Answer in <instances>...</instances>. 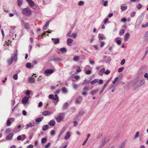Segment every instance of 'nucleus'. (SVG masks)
Here are the masks:
<instances>
[{"mask_svg": "<svg viewBox=\"0 0 148 148\" xmlns=\"http://www.w3.org/2000/svg\"><path fill=\"white\" fill-rule=\"evenodd\" d=\"M118 79V77H116L114 79V80L112 82V84H114L116 82Z\"/></svg>", "mask_w": 148, "mask_h": 148, "instance_id": "052dcab7", "label": "nucleus"}, {"mask_svg": "<svg viewBox=\"0 0 148 148\" xmlns=\"http://www.w3.org/2000/svg\"><path fill=\"white\" fill-rule=\"evenodd\" d=\"M105 69L104 68H103L101 69L100 71V73H101L102 74H103V73H105ZM99 75H102V74H100Z\"/></svg>", "mask_w": 148, "mask_h": 148, "instance_id": "a18cd8bd", "label": "nucleus"}, {"mask_svg": "<svg viewBox=\"0 0 148 148\" xmlns=\"http://www.w3.org/2000/svg\"><path fill=\"white\" fill-rule=\"evenodd\" d=\"M73 40L71 38H68L67 39V45L69 46L70 44L72 43L73 42Z\"/></svg>", "mask_w": 148, "mask_h": 148, "instance_id": "4468645a", "label": "nucleus"}, {"mask_svg": "<svg viewBox=\"0 0 148 148\" xmlns=\"http://www.w3.org/2000/svg\"><path fill=\"white\" fill-rule=\"evenodd\" d=\"M85 113V111L83 110H81L79 112V114L82 116Z\"/></svg>", "mask_w": 148, "mask_h": 148, "instance_id": "79ce46f5", "label": "nucleus"}, {"mask_svg": "<svg viewBox=\"0 0 148 148\" xmlns=\"http://www.w3.org/2000/svg\"><path fill=\"white\" fill-rule=\"evenodd\" d=\"M83 90L85 91H88L89 90V88L87 86H85L83 88Z\"/></svg>", "mask_w": 148, "mask_h": 148, "instance_id": "6e6d98bb", "label": "nucleus"}, {"mask_svg": "<svg viewBox=\"0 0 148 148\" xmlns=\"http://www.w3.org/2000/svg\"><path fill=\"white\" fill-rule=\"evenodd\" d=\"M43 118L42 117L37 118L36 119V121L37 122H40L42 121Z\"/></svg>", "mask_w": 148, "mask_h": 148, "instance_id": "c85d7f7f", "label": "nucleus"}, {"mask_svg": "<svg viewBox=\"0 0 148 148\" xmlns=\"http://www.w3.org/2000/svg\"><path fill=\"white\" fill-rule=\"evenodd\" d=\"M110 80V79H109L106 82V83L104 85V86H103V89H104L106 87V86L108 85Z\"/></svg>", "mask_w": 148, "mask_h": 148, "instance_id": "cd10ccee", "label": "nucleus"}, {"mask_svg": "<svg viewBox=\"0 0 148 148\" xmlns=\"http://www.w3.org/2000/svg\"><path fill=\"white\" fill-rule=\"evenodd\" d=\"M66 127H64L62 129V130L60 132L59 134V136L62 135L64 132L66 130Z\"/></svg>", "mask_w": 148, "mask_h": 148, "instance_id": "412c9836", "label": "nucleus"}, {"mask_svg": "<svg viewBox=\"0 0 148 148\" xmlns=\"http://www.w3.org/2000/svg\"><path fill=\"white\" fill-rule=\"evenodd\" d=\"M49 21H47L45 25L42 28V30H45L47 29L49 26Z\"/></svg>", "mask_w": 148, "mask_h": 148, "instance_id": "9b49d317", "label": "nucleus"}, {"mask_svg": "<svg viewBox=\"0 0 148 148\" xmlns=\"http://www.w3.org/2000/svg\"><path fill=\"white\" fill-rule=\"evenodd\" d=\"M125 143V142H123L119 145V148H124Z\"/></svg>", "mask_w": 148, "mask_h": 148, "instance_id": "b1692460", "label": "nucleus"}, {"mask_svg": "<svg viewBox=\"0 0 148 148\" xmlns=\"http://www.w3.org/2000/svg\"><path fill=\"white\" fill-rule=\"evenodd\" d=\"M76 68L77 69L76 71L77 72H79L81 71V70L80 69V67L79 66H77Z\"/></svg>", "mask_w": 148, "mask_h": 148, "instance_id": "3c124183", "label": "nucleus"}, {"mask_svg": "<svg viewBox=\"0 0 148 148\" xmlns=\"http://www.w3.org/2000/svg\"><path fill=\"white\" fill-rule=\"evenodd\" d=\"M72 86L73 89L75 90H77L78 88V86L77 84L73 83L72 84Z\"/></svg>", "mask_w": 148, "mask_h": 148, "instance_id": "4be33fe9", "label": "nucleus"}, {"mask_svg": "<svg viewBox=\"0 0 148 148\" xmlns=\"http://www.w3.org/2000/svg\"><path fill=\"white\" fill-rule=\"evenodd\" d=\"M127 8V6H122L121 7V10L124 11L126 10Z\"/></svg>", "mask_w": 148, "mask_h": 148, "instance_id": "c9c22d12", "label": "nucleus"}, {"mask_svg": "<svg viewBox=\"0 0 148 148\" xmlns=\"http://www.w3.org/2000/svg\"><path fill=\"white\" fill-rule=\"evenodd\" d=\"M139 132H137L136 133V134L134 136V138L136 139L139 136Z\"/></svg>", "mask_w": 148, "mask_h": 148, "instance_id": "603ef678", "label": "nucleus"}, {"mask_svg": "<svg viewBox=\"0 0 148 148\" xmlns=\"http://www.w3.org/2000/svg\"><path fill=\"white\" fill-rule=\"evenodd\" d=\"M26 66L27 68H30L31 67V64L29 63H27L26 64Z\"/></svg>", "mask_w": 148, "mask_h": 148, "instance_id": "4d7b16f0", "label": "nucleus"}, {"mask_svg": "<svg viewBox=\"0 0 148 148\" xmlns=\"http://www.w3.org/2000/svg\"><path fill=\"white\" fill-rule=\"evenodd\" d=\"M98 81V79H94V80L92 81L90 83L91 84H95V83H96Z\"/></svg>", "mask_w": 148, "mask_h": 148, "instance_id": "ea45409f", "label": "nucleus"}, {"mask_svg": "<svg viewBox=\"0 0 148 148\" xmlns=\"http://www.w3.org/2000/svg\"><path fill=\"white\" fill-rule=\"evenodd\" d=\"M68 106V104L67 102H65L63 105V109H66Z\"/></svg>", "mask_w": 148, "mask_h": 148, "instance_id": "f704fd0d", "label": "nucleus"}, {"mask_svg": "<svg viewBox=\"0 0 148 148\" xmlns=\"http://www.w3.org/2000/svg\"><path fill=\"white\" fill-rule=\"evenodd\" d=\"M105 61V62L107 63H109L110 61V58L108 56H105L104 58V59Z\"/></svg>", "mask_w": 148, "mask_h": 148, "instance_id": "f8f14e48", "label": "nucleus"}, {"mask_svg": "<svg viewBox=\"0 0 148 148\" xmlns=\"http://www.w3.org/2000/svg\"><path fill=\"white\" fill-rule=\"evenodd\" d=\"M11 131V129L10 128H8L5 131V133H8L10 132Z\"/></svg>", "mask_w": 148, "mask_h": 148, "instance_id": "0e129e2a", "label": "nucleus"}, {"mask_svg": "<svg viewBox=\"0 0 148 148\" xmlns=\"http://www.w3.org/2000/svg\"><path fill=\"white\" fill-rule=\"evenodd\" d=\"M109 140V138L108 137H106L104 138V139L102 141H103L104 142L106 143L108 142Z\"/></svg>", "mask_w": 148, "mask_h": 148, "instance_id": "5701e85b", "label": "nucleus"}, {"mask_svg": "<svg viewBox=\"0 0 148 148\" xmlns=\"http://www.w3.org/2000/svg\"><path fill=\"white\" fill-rule=\"evenodd\" d=\"M144 76L145 78H147V80H148V74L147 73H145L144 75Z\"/></svg>", "mask_w": 148, "mask_h": 148, "instance_id": "774afa93", "label": "nucleus"}, {"mask_svg": "<svg viewBox=\"0 0 148 148\" xmlns=\"http://www.w3.org/2000/svg\"><path fill=\"white\" fill-rule=\"evenodd\" d=\"M125 31L123 29H121L119 32V34L120 36L122 35L124 33Z\"/></svg>", "mask_w": 148, "mask_h": 148, "instance_id": "7c9ffc66", "label": "nucleus"}, {"mask_svg": "<svg viewBox=\"0 0 148 148\" xmlns=\"http://www.w3.org/2000/svg\"><path fill=\"white\" fill-rule=\"evenodd\" d=\"M17 51L16 50L14 53V56L12 57L11 58L13 61L16 62L17 60Z\"/></svg>", "mask_w": 148, "mask_h": 148, "instance_id": "0eeeda50", "label": "nucleus"}, {"mask_svg": "<svg viewBox=\"0 0 148 148\" xmlns=\"http://www.w3.org/2000/svg\"><path fill=\"white\" fill-rule=\"evenodd\" d=\"M125 59H123L121 62V65H123L125 62Z\"/></svg>", "mask_w": 148, "mask_h": 148, "instance_id": "680f3d73", "label": "nucleus"}, {"mask_svg": "<svg viewBox=\"0 0 148 148\" xmlns=\"http://www.w3.org/2000/svg\"><path fill=\"white\" fill-rule=\"evenodd\" d=\"M65 117L64 113H60L56 117V120L58 123H60L63 121Z\"/></svg>", "mask_w": 148, "mask_h": 148, "instance_id": "f03ea898", "label": "nucleus"}, {"mask_svg": "<svg viewBox=\"0 0 148 148\" xmlns=\"http://www.w3.org/2000/svg\"><path fill=\"white\" fill-rule=\"evenodd\" d=\"M49 124L51 126H54L55 124V121L52 120H51L49 122Z\"/></svg>", "mask_w": 148, "mask_h": 148, "instance_id": "a878e982", "label": "nucleus"}, {"mask_svg": "<svg viewBox=\"0 0 148 148\" xmlns=\"http://www.w3.org/2000/svg\"><path fill=\"white\" fill-rule=\"evenodd\" d=\"M49 128L48 126L47 125H44L42 127V129L43 130H45Z\"/></svg>", "mask_w": 148, "mask_h": 148, "instance_id": "473e14b6", "label": "nucleus"}, {"mask_svg": "<svg viewBox=\"0 0 148 148\" xmlns=\"http://www.w3.org/2000/svg\"><path fill=\"white\" fill-rule=\"evenodd\" d=\"M70 136H71L70 133L69 132H68L67 133L65 136L64 138V139H65V140H68L70 138Z\"/></svg>", "mask_w": 148, "mask_h": 148, "instance_id": "f3484780", "label": "nucleus"}, {"mask_svg": "<svg viewBox=\"0 0 148 148\" xmlns=\"http://www.w3.org/2000/svg\"><path fill=\"white\" fill-rule=\"evenodd\" d=\"M11 124V123L10 119H8L7 121V125L8 126H10Z\"/></svg>", "mask_w": 148, "mask_h": 148, "instance_id": "4c0bfd02", "label": "nucleus"}, {"mask_svg": "<svg viewBox=\"0 0 148 148\" xmlns=\"http://www.w3.org/2000/svg\"><path fill=\"white\" fill-rule=\"evenodd\" d=\"M124 69V67H122L119 68L118 70V72L119 73L123 71Z\"/></svg>", "mask_w": 148, "mask_h": 148, "instance_id": "49530a36", "label": "nucleus"}, {"mask_svg": "<svg viewBox=\"0 0 148 148\" xmlns=\"http://www.w3.org/2000/svg\"><path fill=\"white\" fill-rule=\"evenodd\" d=\"M33 125L32 124V123L31 122L29 124H27L25 128L26 129H28L29 127H32Z\"/></svg>", "mask_w": 148, "mask_h": 148, "instance_id": "bb28decb", "label": "nucleus"}, {"mask_svg": "<svg viewBox=\"0 0 148 148\" xmlns=\"http://www.w3.org/2000/svg\"><path fill=\"white\" fill-rule=\"evenodd\" d=\"M99 90V89H97L96 90H92L90 92V94L92 95H94Z\"/></svg>", "mask_w": 148, "mask_h": 148, "instance_id": "6ab92c4d", "label": "nucleus"}, {"mask_svg": "<svg viewBox=\"0 0 148 148\" xmlns=\"http://www.w3.org/2000/svg\"><path fill=\"white\" fill-rule=\"evenodd\" d=\"M47 140V139L46 138H43L42 139L41 143H45Z\"/></svg>", "mask_w": 148, "mask_h": 148, "instance_id": "58836bf2", "label": "nucleus"}, {"mask_svg": "<svg viewBox=\"0 0 148 148\" xmlns=\"http://www.w3.org/2000/svg\"><path fill=\"white\" fill-rule=\"evenodd\" d=\"M49 98L51 99H54L56 100V98H55L54 97V95H53L51 94L49 96Z\"/></svg>", "mask_w": 148, "mask_h": 148, "instance_id": "72a5a7b5", "label": "nucleus"}, {"mask_svg": "<svg viewBox=\"0 0 148 148\" xmlns=\"http://www.w3.org/2000/svg\"><path fill=\"white\" fill-rule=\"evenodd\" d=\"M145 83V81L144 80H138L135 83V86L137 87H139L143 85Z\"/></svg>", "mask_w": 148, "mask_h": 148, "instance_id": "7ed1b4c3", "label": "nucleus"}, {"mask_svg": "<svg viewBox=\"0 0 148 148\" xmlns=\"http://www.w3.org/2000/svg\"><path fill=\"white\" fill-rule=\"evenodd\" d=\"M24 125L23 124H21V125H18L17 127V129H18V130H17V131H14V132H18V131H19L20 130V129L21 128H23V127H24Z\"/></svg>", "mask_w": 148, "mask_h": 148, "instance_id": "a211bd4d", "label": "nucleus"}, {"mask_svg": "<svg viewBox=\"0 0 148 148\" xmlns=\"http://www.w3.org/2000/svg\"><path fill=\"white\" fill-rule=\"evenodd\" d=\"M67 142H64V144L62 145V146H61L60 148H66L67 144Z\"/></svg>", "mask_w": 148, "mask_h": 148, "instance_id": "393cba45", "label": "nucleus"}, {"mask_svg": "<svg viewBox=\"0 0 148 148\" xmlns=\"http://www.w3.org/2000/svg\"><path fill=\"white\" fill-rule=\"evenodd\" d=\"M30 91H29V90H27L26 91V94L27 95V96H29V95H30Z\"/></svg>", "mask_w": 148, "mask_h": 148, "instance_id": "e2e57ef3", "label": "nucleus"}, {"mask_svg": "<svg viewBox=\"0 0 148 148\" xmlns=\"http://www.w3.org/2000/svg\"><path fill=\"white\" fill-rule=\"evenodd\" d=\"M29 96H26L24 97L22 99V103L23 104H25L27 103V101H28L29 98Z\"/></svg>", "mask_w": 148, "mask_h": 148, "instance_id": "423d86ee", "label": "nucleus"}, {"mask_svg": "<svg viewBox=\"0 0 148 148\" xmlns=\"http://www.w3.org/2000/svg\"><path fill=\"white\" fill-rule=\"evenodd\" d=\"M130 37V34L128 33H126L124 36V40L125 41H127L128 40Z\"/></svg>", "mask_w": 148, "mask_h": 148, "instance_id": "1a4fd4ad", "label": "nucleus"}, {"mask_svg": "<svg viewBox=\"0 0 148 148\" xmlns=\"http://www.w3.org/2000/svg\"><path fill=\"white\" fill-rule=\"evenodd\" d=\"M13 61V60L12 59V58H11L10 59L8 60V62L9 64H11Z\"/></svg>", "mask_w": 148, "mask_h": 148, "instance_id": "8fccbe9b", "label": "nucleus"}, {"mask_svg": "<svg viewBox=\"0 0 148 148\" xmlns=\"http://www.w3.org/2000/svg\"><path fill=\"white\" fill-rule=\"evenodd\" d=\"M13 78L15 80H17L18 78V76L17 74H14L13 76Z\"/></svg>", "mask_w": 148, "mask_h": 148, "instance_id": "bf43d9fd", "label": "nucleus"}, {"mask_svg": "<svg viewBox=\"0 0 148 148\" xmlns=\"http://www.w3.org/2000/svg\"><path fill=\"white\" fill-rule=\"evenodd\" d=\"M79 57L78 56H75L73 58V60L74 61H77L79 59Z\"/></svg>", "mask_w": 148, "mask_h": 148, "instance_id": "37998d69", "label": "nucleus"}, {"mask_svg": "<svg viewBox=\"0 0 148 148\" xmlns=\"http://www.w3.org/2000/svg\"><path fill=\"white\" fill-rule=\"evenodd\" d=\"M14 134L13 133H11L8 135L6 137V139L7 140H9L12 139V138Z\"/></svg>", "mask_w": 148, "mask_h": 148, "instance_id": "9d476101", "label": "nucleus"}, {"mask_svg": "<svg viewBox=\"0 0 148 148\" xmlns=\"http://www.w3.org/2000/svg\"><path fill=\"white\" fill-rule=\"evenodd\" d=\"M91 71L90 70H88L86 71L85 72V73L87 75H90L91 73Z\"/></svg>", "mask_w": 148, "mask_h": 148, "instance_id": "de8ad7c7", "label": "nucleus"}, {"mask_svg": "<svg viewBox=\"0 0 148 148\" xmlns=\"http://www.w3.org/2000/svg\"><path fill=\"white\" fill-rule=\"evenodd\" d=\"M100 47H102L104 46L105 45V42L103 41H101L100 42Z\"/></svg>", "mask_w": 148, "mask_h": 148, "instance_id": "09e8293b", "label": "nucleus"}, {"mask_svg": "<svg viewBox=\"0 0 148 148\" xmlns=\"http://www.w3.org/2000/svg\"><path fill=\"white\" fill-rule=\"evenodd\" d=\"M103 83V81L102 79H100L98 82L99 84H102Z\"/></svg>", "mask_w": 148, "mask_h": 148, "instance_id": "69168bd1", "label": "nucleus"}, {"mask_svg": "<svg viewBox=\"0 0 148 148\" xmlns=\"http://www.w3.org/2000/svg\"><path fill=\"white\" fill-rule=\"evenodd\" d=\"M78 4L79 6H82L84 4V2L82 1H80L78 2Z\"/></svg>", "mask_w": 148, "mask_h": 148, "instance_id": "e433bc0d", "label": "nucleus"}, {"mask_svg": "<svg viewBox=\"0 0 148 148\" xmlns=\"http://www.w3.org/2000/svg\"><path fill=\"white\" fill-rule=\"evenodd\" d=\"M18 5V6L21 5L23 3L22 0H17Z\"/></svg>", "mask_w": 148, "mask_h": 148, "instance_id": "c756f323", "label": "nucleus"}, {"mask_svg": "<svg viewBox=\"0 0 148 148\" xmlns=\"http://www.w3.org/2000/svg\"><path fill=\"white\" fill-rule=\"evenodd\" d=\"M28 82L31 83H34L35 81V79L34 77H30L28 79Z\"/></svg>", "mask_w": 148, "mask_h": 148, "instance_id": "ddd939ff", "label": "nucleus"}, {"mask_svg": "<svg viewBox=\"0 0 148 148\" xmlns=\"http://www.w3.org/2000/svg\"><path fill=\"white\" fill-rule=\"evenodd\" d=\"M25 28L26 29H29L30 27V25L28 23H26L23 25Z\"/></svg>", "mask_w": 148, "mask_h": 148, "instance_id": "aec40b11", "label": "nucleus"}, {"mask_svg": "<svg viewBox=\"0 0 148 148\" xmlns=\"http://www.w3.org/2000/svg\"><path fill=\"white\" fill-rule=\"evenodd\" d=\"M22 13L26 16H30L32 15V12L30 8H27L22 9Z\"/></svg>", "mask_w": 148, "mask_h": 148, "instance_id": "f257e3e1", "label": "nucleus"}, {"mask_svg": "<svg viewBox=\"0 0 148 148\" xmlns=\"http://www.w3.org/2000/svg\"><path fill=\"white\" fill-rule=\"evenodd\" d=\"M54 71L52 69H49L45 70L44 71V74L46 76H48L49 75L52 74L54 72Z\"/></svg>", "mask_w": 148, "mask_h": 148, "instance_id": "20e7f679", "label": "nucleus"}, {"mask_svg": "<svg viewBox=\"0 0 148 148\" xmlns=\"http://www.w3.org/2000/svg\"><path fill=\"white\" fill-rule=\"evenodd\" d=\"M62 90L63 93H66L67 92V90L65 87L62 88Z\"/></svg>", "mask_w": 148, "mask_h": 148, "instance_id": "2f4dec72", "label": "nucleus"}, {"mask_svg": "<svg viewBox=\"0 0 148 148\" xmlns=\"http://www.w3.org/2000/svg\"><path fill=\"white\" fill-rule=\"evenodd\" d=\"M141 20L139 19H138L136 21V22L135 24V27H138L141 22Z\"/></svg>", "mask_w": 148, "mask_h": 148, "instance_id": "dca6fc26", "label": "nucleus"}, {"mask_svg": "<svg viewBox=\"0 0 148 148\" xmlns=\"http://www.w3.org/2000/svg\"><path fill=\"white\" fill-rule=\"evenodd\" d=\"M137 7L138 9H140L142 8V5L140 3H139L137 4Z\"/></svg>", "mask_w": 148, "mask_h": 148, "instance_id": "864d4df0", "label": "nucleus"}, {"mask_svg": "<svg viewBox=\"0 0 148 148\" xmlns=\"http://www.w3.org/2000/svg\"><path fill=\"white\" fill-rule=\"evenodd\" d=\"M28 3L29 5L31 7H33L34 6V3L32 0H25Z\"/></svg>", "mask_w": 148, "mask_h": 148, "instance_id": "6e6552de", "label": "nucleus"}, {"mask_svg": "<svg viewBox=\"0 0 148 148\" xmlns=\"http://www.w3.org/2000/svg\"><path fill=\"white\" fill-rule=\"evenodd\" d=\"M136 13V12L134 11L132 12L130 16L132 17H134L135 16Z\"/></svg>", "mask_w": 148, "mask_h": 148, "instance_id": "5fc2aeb1", "label": "nucleus"}, {"mask_svg": "<svg viewBox=\"0 0 148 148\" xmlns=\"http://www.w3.org/2000/svg\"><path fill=\"white\" fill-rule=\"evenodd\" d=\"M50 112L48 111H45L42 112V114L45 116L49 115L50 114Z\"/></svg>", "mask_w": 148, "mask_h": 148, "instance_id": "2eb2a0df", "label": "nucleus"}, {"mask_svg": "<svg viewBox=\"0 0 148 148\" xmlns=\"http://www.w3.org/2000/svg\"><path fill=\"white\" fill-rule=\"evenodd\" d=\"M148 26V23H147L145 25H142V27L143 28H145L147 27Z\"/></svg>", "mask_w": 148, "mask_h": 148, "instance_id": "338daca9", "label": "nucleus"}, {"mask_svg": "<svg viewBox=\"0 0 148 148\" xmlns=\"http://www.w3.org/2000/svg\"><path fill=\"white\" fill-rule=\"evenodd\" d=\"M60 50L61 51L63 52H65L66 51V49L65 48H61L60 49Z\"/></svg>", "mask_w": 148, "mask_h": 148, "instance_id": "13d9d810", "label": "nucleus"}, {"mask_svg": "<svg viewBox=\"0 0 148 148\" xmlns=\"http://www.w3.org/2000/svg\"><path fill=\"white\" fill-rule=\"evenodd\" d=\"M82 100L79 99L78 98H76L75 102V103L77 104H80L81 103L82 101Z\"/></svg>", "mask_w": 148, "mask_h": 148, "instance_id": "a19ab883", "label": "nucleus"}, {"mask_svg": "<svg viewBox=\"0 0 148 148\" xmlns=\"http://www.w3.org/2000/svg\"><path fill=\"white\" fill-rule=\"evenodd\" d=\"M98 37L99 40H105L106 38L105 35L103 34H99L98 35Z\"/></svg>", "mask_w": 148, "mask_h": 148, "instance_id": "39448f33", "label": "nucleus"}, {"mask_svg": "<svg viewBox=\"0 0 148 148\" xmlns=\"http://www.w3.org/2000/svg\"><path fill=\"white\" fill-rule=\"evenodd\" d=\"M77 33H73L72 35H71V37H72L74 38H76L77 37Z\"/></svg>", "mask_w": 148, "mask_h": 148, "instance_id": "c03bdc74", "label": "nucleus"}]
</instances>
